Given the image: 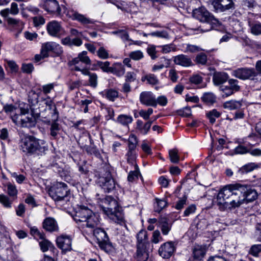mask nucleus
Returning <instances> with one entry per match:
<instances>
[{
	"label": "nucleus",
	"mask_w": 261,
	"mask_h": 261,
	"mask_svg": "<svg viewBox=\"0 0 261 261\" xmlns=\"http://www.w3.org/2000/svg\"><path fill=\"white\" fill-rule=\"evenodd\" d=\"M238 187L239 184L229 185L219 191L216 203L221 211L239 207L243 204Z\"/></svg>",
	"instance_id": "nucleus-1"
},
{
	"label": "nucleus",
	"mask_w": 261,
	"mask_h": 261,
	"mask_svg": "<svg viewBox=\"0 0 261 261\" xmlns=\"http://www.w3.org/2000/svg\"><path fill=\"white\" fill-rule=\"evenodd\" d=\"M20 149L28 155H42L47 150V145L44 140L29 135L22 139Z\"/></svg>",
	"instance_id": "nucleus-2"
},
{
	"label": "nucleus",
	"mask_w": 261,
	"mask_h": 261,
	"mask_svg": "<svg viewBox=\"0 0 261 261\" xmlns=\"http://www.w3.org/2000/svg\"><path fill=\"white\" fill-rule=\"evenodd\" d=\"M29 109L20 108V113L12 115V119L17 125L22 127L30 128L34 126L36 120L40 117V114L35 113L31 110V114H29Z\"/></svg>",
	"instance_id": "nucleus-3"
},
{
	"label": "nucleus",
	"mask_w": 261,
	"mask_h": 261,
	"mask_svg": "<svg viewBox=\"0 0 261 261\" xmlns=\"http://www.w3.org/2000/svg\"><path fill=\"white\" fill-rule=\"evenodd\" d=\"M193 16L200 22L208 24L207 28L205 29H203L202 26L199 27V29L202 32L210 31L213 28L219 24V21L203 7L194 10Z\"/></svg>",
	"instance_id": "nucleus-4"
},
{
	"label": "nucleus",
	"mask_w": 261,
	"mask_h": 261,
	"mask_svg": "<svg viewBox=\"0 0 261 261\" xmlns=\"http://www.w3.org/2000/svg\"><path fill=\"white\" fill-rule=\"evenodd\" d=\"M50 194L55 201L61 203L62 205L69 204L68 203L70 198V193L65 183H57Z\"/></svg>",
	"instance_id": "nucleus-5"
},
{
	"label": "nucleus",
	"mask_w": 261,
	"mask_h": 261,
	"mask_svg": "<svg viewBox=\"0 0 261 261\" xmlns=\"http://www.w3.org/2000/svg\"><path fill=\"white\" fill-rule=\"evenodd\" d=\"M98 184L105 192L109 193L115 188V181L112 178L109 170H106L105 173H101L100 175Z\"/></svg>",
	"instance_id": "nucleus-6"
},
{
	"label": "nucleus",
	"mask_w": 261,
	"mask_h": 261,
	"mask_svg": "<svg viewBox=\"0 0 261 261\" xmlns=\"http://www.w3.org/2000/svg\"><path fill=\"white\" fill-rule=\"evenodd\" d=\"M240 195L242 197V203H248L256 200L257 198V193L249 186L239 184Z\"/></svg>",
	"instance_id": "nucleus-7"
},
{
	"label": "nucleus",
	"mask_w": 261,
	"mask_h": 261,
	"mask_svg": "<svg viewBox=\"0 0 261 261\" xmlns=\"http://www.w3.org/2000/svg\"><path fill=\"white\" fill-rule=\"evenodd\" d=\"M67 15L72 20H77L86 28H90L94 24L95 21L87 17L85 15L80 14L73 10H68Z\"/></svg>",
	"instance_id": "nucleus-8"
},
{
	"label": "nucleus",
	"mask_w": 261,
	"mask_h": 261,
	"mask_svg": "<svg viewBox=\"0 0 261 261\" xmlns=\"http://www.w3.org/2000/svg\"><path fill=\"white\" fill-rule=\"evenodd\" d=\"M210 2L217 12H224L234 8L232 0H210Z\"/></svg>",
	"instance_id": "nucleus-9"
},
{
	"label": "nucleus",
	"mask_w": 261,
	"mask_h": 261,
	"mask_svg": "<svg viewBox=\"0 0 261 261\" xmlns=\"http://www.w3.org/2000/svg\"><path fill=\"white\" fill-rule=\"evenodd\" d=\"M257 74V72L254 69L247 68H238L233 70L232 72L233 76L243 80H253Z\"/></svg>",
	"instance_id": "nucleus-10"
},
{
	"label": "nucleus",
	"mask_w": 261,
	"mask_h": 261,
	"mask_svg": "<svg viewBox=\"0 0 261 261\" xmlns=\"http://www.w3.org/2000/svg\"><path fill=\"white\" fill-rule=\"evenodd\" d=\"M56 244L58 247L64 253L72 250V240L68 236L61 235L58 237Z\"/></svg>",
	"instance_id": "nucleus-11"
},
{
	"label": "nucleus",
	"mask_w": 261,
	"mask_h": 261,
	"mask_svg": "<svg viewBox=\"0 0 261 261\" xmlns=\"http://www.w3.org/2000/svg\"><path fill=\"white\" fill-rule=\"evenodd\" d=\"M93 235L96 238L99 247L104 249L109 243V237L106 232L100 228H96L93 230Z\"/></svg>",
	"instance_id": "nucleus-12"
},
{
	"label": "nucleus",
	"mask_w": 261,
	"mask_h": 261,
	"mask_svg": "<svg viewBox=\"0 0 261 261\" xmlns=\"http://www.w3.org/2000/svg\"><path fill=\"white\" fill-rule=\"evenodd\" d=\"M140 101L141 103L147 106L155 107L157 106L155 95L150 91H144L140 95Z\"/></svg>",
	"instance_id": "nucleus-13"
},
{
	"label": "nucleus",
	"mask_w": 261,
	"mask_h": 261,
	"mask_svg": "<svg viewBox=\"0 0 261 261\" xmlns=\"http://www.w3.org/2000/svg\"><path fill=\"white\" fill-rule=\"evenodd\" d=\"M175 247L172 242H167L162 244L159 249V253L164 258H169L173 254Z\"/></svg>",
	"instance_id": "nucleus-14"
},
{
	"label": "nucleus",
	"mask_w": 261,
	"mask_h": 261,
	"mask_svg": "<svg viewBox=\"0 0 261 261\" xmlns=\"http://www.w3.org/2000/svg\"><path fill=\"white\" fill-rule=\"evenodd\" d=\"M41 51L44 57H48L49 51H53L58 54L62 53L60 45L54 42H48L43 44Z\"/></svg>",
	"instance_id": "nucleus-15"
},
{
	"label": "nucleus",
	"mask_w": 261,
	"mask_h": 261,
	"mask_svg": "<svg viewBox=\"0 0 261 261\" xmlns=\"http://www.w3.org/2000/svg\"><path fill=\"white\" fill-rule=\"evenodd\" d=\"M92 212L85 206H82L80 209L76 212L75 215L73 218L76 223L84 222L87 218L92 215Z\"/></svg>",
	"instance_id": "nucleus-16"
},
{
	"label": "nucleus",
	"mask_w": 261,
	"mask_h": 261,
	"mask_svg": "<svg viewBox=\"0 0 261 261\" xmlns=\"http://www.w3.org/2000/svg\"><path fill=\"white\" fill-rule=\"evenodd\" d=\"M150 246H137L136 258L137 261H146L150 253Z\"/></svg>",
	"instance_id": "nucleus-17"
},
{
	"label": "nucleus",
	"mask_w": 261,
	"mask_h": 261,
	"mask_svg": "<svg viewBox=\"0 0 261 261\" xmlns=\"http://www.w3.org/2000/svg\"><path fill=\"white\" fill-rule=\"evenodd\" d=\"M173 61L175 64L184 67L192 66L194 65L191 59L188 56L184 54L173 57Z\"/></svg>",
	"instance_id": "nucleus-18"
},
{
	"label": "nucleus",
	"mask_w": 261,
	"mask_h": 261,
	"mask_svg": "<svg viewBox=\"0 0 261 261\" xmlns=\"http://www.w3.org/2000/svg\"><path fill=\"white\" fill-rule=\"evenodd\" d=\"M62 30V28L60 23L55 20L48 22L47 25V32L51 36H59Z\"/></svg>",
	"instance_id": "nucleus-19"
},
{
	"label": "nucleus",
	"mask_w": 261,
	"mask_h": 261,
	"mask_svg": "<svg viewBox=\"0 0 261 261\" xmlns=\"http://www.w3.org/2000/svg\"><path fill=\"white\" fill-rule=\"evenodd\" d=\"M80 62L84 63L86 65H90L91 63V60L87 56V52L86 51H83L82 53L79 54L77 57L73 59L69 63L70 65H79Z\"/></svg>",
	"instance_id": "nucleus-20"
},
{
	"label": "nucleus",
	"mask_w": 261,
	"mask_h": 261,
	"mask_svg": "<svg viewBox=\"0 0 261 261\" xmlns=\"http://www.w3.org/2000/svg\"><path fill=\"white\" fill-rule=\"evenodd\" d=\"M43 8L49 13H60L61 11L59 3L56 0H46Z\"/></svg>",
	"instance_id": "nucleus-21"
},
{
	"label": "nucleus",
	"mask_w": 261,
	"mask_h": 261,
	"mask_svg": "<svg viewBox=\"0 0 261 261\" xmlns=\"http://www.w3.org/2000/svg\"><path fill=\"white\" fill-rule=\"evenodd\" d=\"M7 22L12 29L16 32L14 35L16 38H18L19 34L21 33L23 29V23L19 20L12 18H9L7 19Z\"/></svg>",
	"instance_id": "nucleus-22"
},
{
	"label": "nucleus",
	"mask_w": 261,
	"mask_h": 261,
	"mask_svg": "<svg viewBox=\"0 0 261 261\" xmlns=\"http://www.w3.org/2000/svg\"><path fill=\"white\" fill-rule=\"evenodd\" d=\"M84 223H85L83 224V227L90 228L92 231L93 229L97 228L100 221L98 217L92 213Z\"/></svg>",
	"instance_id": "nucleus-23"
},
{
	"label": "nucleus",
	"mask_w": 261,
	"mask_h": 261,
	"mask_svg": "<svg viewBox=\"0 0 261 261\" xmlns=\"http://www.w3.org/2000/svg\"><path fill=\"white\" fill-rule=\"evenodd\" d=\"M103 205L101 206L103 212L108 211H112V209L116 208L119 207L117 201L113 197L108 196L106 197L103 201Z\"/></svg>",
	"instance_id": "nucleus-24"
},
{
	"label": "nucleus",
	"mask_w": 261,
	"mask_h": 261,
	"mask_svg": "<svg viewBox=\"0 0 261 261\" xmlns=\"http://www.w3.org/2000/svg\"><path fill=\"white\" fill-rule=\"evenodd\" d=\"M42 225L43 228L47 231L53 232L58 230L56 221L51 217H48L44 219Z\"/></svg>",
	"instance_id": "nucleus-25"
},
{
	"label": "nucleus",
	"mask_w": 261,
	"mask_h": 261,
	"mask_svg": "<svg viewBox=\"0 0 261 261\" xmlns=\"http://www.w3.org/2000/svg\"><path fill=\"white\" fill-rule=\"evenodd\" d=\"M228 75L225 72H215L213 76V82L215 85L219 86L228 80Z\"/></svg>",
	"instance_id": "nucleus-26"
},
{
	"label": "nucleus",
	"mask_w": 261,
	"mask_h": 261,
	"mask_svg": "<svg viewBox=\"0 0 261 261\" xmlns=\"http://www.w3.org/2000/svg\"><path fill=\"white\" fill-rule=\"evenodd\" d=\"M109 218L115 223L126 227V222L123 211H116L114 214L109 213Z\"/></svg>",
	"instance_id": "nucleus-27"
},
{
	"label": "nucleus",
	"mask_w": 261,
	"mask_h": 261,
	"mask_svg": "<svg viewBox=\"0 0 261 261\" xmlns=\"http://www.w3.org/2000/svg\"><path fill=\"white\" fill-rule=\"evenodd\" d=\"M137 246H150L148 239L147 232L145 230H141L137 234Z\"/></svg>",
	"instance_id": "nucleus-28"
},
{
	"label": "nucleus",
	"mask_w": 261,
	"mask_h": 261,
	"mask_svg": "<svg viewBox=\"0 0 261 261\" xmlns=\"http://www.w3.org/2000/svg\"><path fill=\"white\" fill-rule=\"evenodd\" d=\"M206 252L205 246L195 245L193 248V255L195 259L201 260L204 257Z\"/></svg>",
	"instance_id": "nucleus-29"
},
{
	"label": "nucleus",
	"mask_w": 261,
	"mask_h": 261,
	"mask_svg": "<svg viewBox=\"0 0 261 261\" xmlns=\"http://www.w3.org/2000/svg\"><path fill=\"white\" fill-rule=\"evenodd\" d=\"M242 106V100H230L225 101L223 104L224 109L229 110H238Z\"/></svg>",
	"instance_id": "nucleus-30"
},
{
	"label": "nucleus",
	"mask_w": 261,
	"mask_h": 261,
	"mask_svg": "<svg viewBox=\"0 0 261 261\" xmlns=\"http://www.w3.org/2000/svg\"><path fill=\"white\" fill-rule=\"evenodd\" d=\"M100 94L110 101H114L118 97V92L113 89H106Z\"/></svg>",
	"instance_id": "nucleus-31"
},
{
	"label": "nucleus",
	"mask_w": 261,
	"mask_h": 261,
	"mask_svg": "<svg viewBox=\"0 0 261 261\" xmlns=\"http://www.w3.org/2000/svg\"><path fill=\"white\" fill-rule=\"evenodd\" d=\"M160 227L163 235H167L171 229L172 223L167 221L166 219H162L160 222Z\"/></svg>",
	"instance_id": "nucleus-32"
},
{
	"label": "nucleus",
	"mask_w": 261,
	"mask_h": 261,
	"mask_svg": "<svg viewBox=\"0 0 261 261\" xmlns=\"http://www.w3.org/2000/svg\"><path fill=\"white\" fill-rule=\"evenodd\" d=\"M133 120L131 116L121 114L117 117V122L124 126H127L132 122Z\"/></svg>",
	"instance_id": "nucleus-33"
},
{
	"label": "nucleus",
	"mask_w": 261,
	"mask_h": 261,
	"mask_svg": "<svg viewBox=\"0 0 261 261\" xmlns=\"http://www.w3.org/2000/svg\"><path fill=\"white\" fill-rule=\"evenodd\" d=\"M221 115V113L218 111L216 109L210 111L206 114V117L212 124H214L216 121V119L220 117Z\"/></svg>",
	"instance_id": "nucleus-34"
},
{
	"label": "nucleus",
	"mask_w": 261,
	"mask_h": 261,
	"mask_svg": "<svg viewBox=\"0 0 261 261\" xmlns=\"http://www.w3.org/2000/svg\"><path fill=\"white\" fill-rule=\"evenodd\" d=\"M125 71V68L121 63H116L115 66L112 67L111 73L120 77L124 74Z\"/></svg>",
	"instance_id": "nucleus-35"
},
{
	"label": "nucleus",
	"mask_w": 261,
	"mask_h": 261,
	"mask_svg": "<svg viewBox=\"0 0 261 261\" xmlns=\"http://www.w3.org/2000/svg\"><path fill=\"white\" fill-rule=\"evenodd\" d=\"M156 202V205L154 206L155 211L156 212H160L167 205V201L166 198L163 199H159L156 198L155 199Z\"/></svg>",
	"instance_id": "nucleus-36"
},
{
	"label": "nucleus",
	"mask_w": 261,
	"mask_h": 261,
	"mask_svg": "<svg viewBox=\"0 0 261 261\" xmlns=\"http://www.w3.org/2000/svg\"><path fill=\"white\" fill-rule=\"evenodd\" d=\"M146 80L149 84L155 85L158 84L159 80L157 77L153 74L149 73L142 77L141 81H145Z\"/></svg>",
	"instance_id": "nucleus-37"
},
{
	"label": "nucleus",
	"mask_w": 261,
	"mask_h": 261,
	"mask_svg": "<svg viewBox=\"0 0 261 261\" xmlns=\"http://www.w3.org/2000/svg\"><path fill=\"white\" fill-rule=\"evenodd\" d=\"M126 156L127 157V162L130 164L134 165L135 166V164H136V159L137 158L136 150H130L128 149Z\"/></svg>",
	"instance_id": "nucleus-38"
},
{
	"label": "nucleus",
	"mask_w": 261,
	"mask_h": 261,
	"mask_svg": "<svg viewBox=\"0 0 261 261\" xmlns=\"http://www.w3.org/2000/svg\"><path fill=\"white\" fill-rule=\"evenodd\" d=\"M169 65V61L166 58H162L161 62L159 64L154 65L152 68V71L155 72L157 70L162 69L165 67H168Z\"/></svg>",
	"instance_id": "nucleus-39"
},
{
	"label": "nucleus",
	"mask_w": 261,
	"mask_h": 261,
	"mask_svg": "<svg viewBox=\"0 0 261 261\" xmlns=\"http://www.w3.org/2000/svg\"><path fill=\"white\" fill-rule=\"evenodd\" d=\"M169 156L170 161L175 164H177L179 161V156L178 151L177 149L174 148L169 151Z\"/></svg>",
	"instance_id": "nucleus-40"
},
{
	"label": "nucleus",
	"mask_w": 261,
	"mask_h": 261,
	"mask_svg": "<svg viewBox=\"0 0 261 261\" xmlns=\"http://www.w3.org/2000/svg\"><path fill=\"white\" fill-rule=\"evenodd\" d=\"M138 143V141L137 137L134 134H131L128 139V149L136 150Z\"/></svg>",
	"instance_id": "nucleus-41"
},
{
	"label": "nucleus",
	"mask_w": 261,
	"mask_h": 261,
	"mask_svg": "<svg viewBox=\"0 0 261 261\" xmlns=\"http://www.w3.org/2000/svg\"><path fill=\"white\" fill-rule=\"evenodd\" d=\"M60 130L59 124L56 121H53L50 124V135L54 139L56 138L58 136V132Z\"/></svg>",
	"instance_id": "nucleus-42"
},
{
	"label": "nucleus",
	"mask_w": 261,
	"mask_h": 261,
	"mask_svg": "<svg viewBox=\"0 0 261 261\" xmlns=\"http://www.w3.org/2000/svg\"><path fill=\"white\" fill-rule=\"evenodd\" d=\"M39 245L41 250L43 252L47 251L49 248H52L53 250H56L52 243L47 240L43 239L39 242Z\"/></svg>",
	"instance_id": "nucleus-43"
},
{
	"label": "nucleus",
	"mask_w": 261,
	"mask_h": 261,
	"mask_svg": "<svg viewBox=\"0 0 261 261\" xmlns=\"http://www.w3.org/2000/svg\"><path fill=\"white\" fill-rule=\"evenodd\" d=\"M258 168V166L254 163H249L243 166L240 169L242 173H248Z\"/></svg>",
	"instance_id": "nucleus-44"
},
{
	"label": "nucleus",
	"mask_w": 261,
	"mask_h": 261,
	"mask_svg": "<svg viewBox=\"0 0 261 261\" xmlns=\"http://www.w3.org/2000/svg\"><path fill=\"white\" fill-rule=\"evenodd\" d=\"M249 25L250 28L251 33L255 35H261V24L253 23L249 22Z\"/></svg>",
	"instance_id": "nucleus-45"
},
{
	"label": "nucleus",
	"mask_w": 261,
	"mask_h": 261,
	"mask_svg": "<svg viewBox=\"0 0 261 261\" xmlns=\"http://www.w3.org/2000/svg\"><path fill=\"white\" fill-rule=\"evenodd\" d=\"M195 61L197 64L205 65L207 62V56L204 53H201L196 56Z\"/></svg>",
	"instance_id": "nucleus-46"
},
{
	"label": "nucleus",
	"mask_w": 261,
	"mask_h": 261,
	"mask_svg": "<svg viewBox=\"0 0 261 261\" xmlns=\"http://www.w3.org/2000/svg\"><path fill=\"white\" fill-rule=\"evenodd\" d=\"M139 174V167L137 164H135V170L130 171L128 174V175L127 176L128 180L130 182H133V181H135L136 179L138 178Z\"/></svg>",
	"instance_id": "nucleus-47"
},
{
	"label": "nucleus",
	"mask_w": 261,
	"mask_h": 261,
	"mask_svg": "<svg viewBox=\"0 0 261 261\" xmlns=\"http://www.w3.org/2000/svg\"><path fill=\"white\" fill-rule=\"evenodd\" d=\"M6 187L7 188V193L10 196L14 197L17 195L18 191L15 185L8 182L6 184Z\"/></svg>",
	"instance_id": "nucleus-48"
},
{
	"label": "nucleus",
	"mask_w": 261,
	"mask_h": 261,
	"mask_svg": "<svg viewBox=\"0 0 261 261\" xmlns=\"http://www.w3.org/2000/svg\"><path fill=\"white\" fill-rule=\"evenodd\" d=\"M202 99L206 103H213L216 101V97L212 93H206L203 95Z\"/></svg>",
	"instance_id": "nucleus-49"
},
{
	"label": "nucleus",
	"mask_w": 261,
	"mask_h": 261,
	"mask_svg": "<svg viewBox=\"0 0 261 261\" xmlns=\"http://www.w3.org/2000/svg\"><path fill=\"white\" fill-rule=\"evenodd\" d=\"M39 96L35 91H30L28 95V101L32 106L35 105L38 102Z\"/></svg>",
	"instance_id": "nucleus-50"
},
{
	"label": "nucleus",
	"mask_w": 261,
	"mask_h": 261,
	"mask_svg": "<svg viewBox=\"0 0 261 261\" xmlns=\"http://www.w3.org/2000/svg\"><path fill=\"white\" fill-rule=\"evenodd\" d=\"M185 45L186 46L185 53H194L203 50L200 47L195 45L186 44Z\"/></svg>",
	"instance_id": "nucleus-51"
},
{
	"label": "nucleus",
	"mask_w": 261,
	"mask_h": 261,
	"mask_svg": "<svg viewBox=\"0 0 261 261\" xmlns=\"http://www.w3.org/2000/svg\"><path fill=\"white\" fill-rule=\"evenodd\" d=\"M97 64L103 72L111 73L112 67H110V63L109 62L98 61Z\"/></svg>",
	"instance_id": "nucleus-52"
},
{
	"label": "nucleus",
	"mask_w": 261,
	"mask_h": 261,
	"mask_svg": "<svg viewBox=\"0 0 261 261\" xmlns=\"http://www.w3.org/2000/svg\"><path fill=\"white\" fill-rule=\"evenodd\" d=\"M230 25L232 28L233 32L234 33L240 32L243 30L241 23L237 20H232L231 21Z\"/></svg>",
	"instance_id": "nucleus-53"
},
{
	"label": "nucleus",
	"mask_w": 261,
	"mask_h": 261,
	"mask_svg": "<svg viewBox=\"0 0 261 261\" xmlns=\"http://www.w3.org/2000/svg\"><path fill=\"white\" fill-rule=\"evenodd\" d=\"M228 83L229 84V86L234 92L240 90V86L239 85V81L237 80L233 79H228Z\"/></svg>",
	"instance_id": "nucleus-54"
},
{
	"label": "nucleus",
	"mask_w": 261,
	"mask_h": 261,
	"mask_svg": "<svg viewBox=\"0 0 261 261\" xmlns=\"http://www.w3.org/2000/svg\"><path fill=\"white\" fill-rule=\"evenodd\" d=\"M0 203L6 208H10L11 207V201L8 196L4 194H0Z\"/></svg>",
	"instance_id": "nucleus-55"
},
{
	"label": "nucleus",
	"mask_w": 261,
	"mask_h": 261,
	"mask_svg": "<svg viewBox=\"0 0 261 261\" xmlns=\"http://www.w3.org/2000/svg\"><path fill=\"white\" fill-rule=\"evenodd\" d=\"M89 77V85L92 88H95L97 86L98 84L97 74L95 73H92Z\"/></svg>",
	"instance_id": "nucleus-56"
},
{
	"label": "nucleus",
	"mask_w": 261,
	"mask_h": 261,
	"mask_svg": "<svg viewBox=\"0 0 261 261\" xmlns=\"http://www.w3.org/2000/svg\"><path fill=\"white\" fill-rule=\"evenodd\" d=\"M162 51L164 54H167L170 51H175L177 50L176 46L173 44L164 45L161 46Z\"/></svg>",
	"instance_id": "nucleus-57"
},
{
	"label": "nucleus",
	"mask_w": 261,
	"mask_h": 261,
	"mask_svg": "<svg viewBox=\"0 0 261 261\" xmlns=\"http://www.w3.org/2000/svg\"><path fill=\"white\" fill-rule=\"evenodd\" d=\"M163 239L161 235V233L159 230H156L153 232L152 236L151 238V241L154 244H157L160 242L163 241Z\"/></svg>",
	"instance_id": "nucleus-58"
},
{
	"label": "nucleus",
	"mask_w": 261,
	"mask_h": 261,
	"mask_svg": "<svg viewBox=\"0 0 261 261\" xmlns=\"http://www.w3.org/2000/svg\"><path fill=\"white\" fill-rule=\"evenodd\" d=\"M129 57L134 60L138 61L143 58V54L140 50H136L130 53Z\"/></svg>",
	"instance_id": "nucleus-59"
},
{
	"label": "nucleus",
	"mask_w": 261,
	"mask_h": 261,
	"mask_svg": "<svg viewBox=\"0 0 261 261\" xmlns=\"http://www.w3.org/2000/svg\"><path fill=\"white\" fill-rule=\"evenodd\" d=\"M11 175L15 179L16 181L19 184H21L27 179L25 176L22 174H19L16 172L11 173Z\"/></svg>",
	"instance_id": "nucleus-60"
},
{
	"label": "nucleus",
	"mask_w": 261,
	"mask_h": 261,
	"mask_svg": "<svg viewBox=\"0 0 261 261\" xmlns=\"http://www.w3.org/2000/svg\"><path fill=\"white\" fill-rule=\"evenodd\" d=\"M97 55L101 59H107L109 58V53L103 47H99L97 51Z\"/></svg>",
	"instance_id": "nucleus-61"
},
{
	"label": "nucleus",
	"mask_w": 261,
	"mask_h": 261,
	"mask_svg": "<svg viewBox=\"0 0 261 261\" xmlns=\"http://www.w3.org/2000/svg\"><path fill=\"white\" fill-rule=\"evenodd\" d=\"M147 52L152 60H154L158 57L156 56L157 51L156 50L155 47L154 45H150L148 46L147 48Z\"/></svg>",
	"instance_id": "nucleus-62"
},
{
	"label": "nucleus",
	"mask_w": 261,
	"mask_h": 261,
	"mask_svg": "<svg viewBox=\"0 0 261 261\" xmlns=\"http://www.w3.org/2000/svg\"><path fill=\"white\" fill-rule=\"evenodd\" d=\"M202 80V77L198 74H193L189 79L190 82L194 84H199L201 83Z\"/></svg>",
	"instance_id": "nucleus-63"
},
{
	"label": "nucleus",
	"mask_w": 261,
	"mask_h": 261,
	"mask_svg": "<svg viewBox=\"0 0 261 261\" xmlns=\"http://www.w3.org/2000/svg\"><path fill=\"white\" fill-rule=\"evenodd\" d=\"M261 251V245H255L251 247L249 252L253 256H256Z\"/></svg>",
	"instance_id": "nucleus-64"
}]
</instances>
